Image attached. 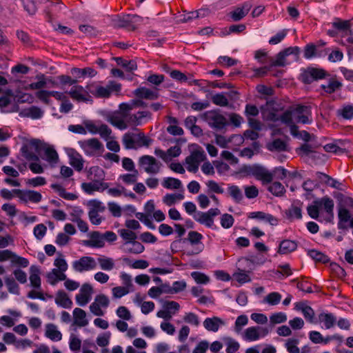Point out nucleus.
Segmentation results:
<instances>
[{"mask_svg": "<svg viewBox=\"0 0 353 353\" xmlns=\"http://www.w3.org/2000/svg\"><path fill=\"white\" fill-rule=\"evenodd\" d=\"M287 321V316L283 312H276L270 316V325L274 326L276 324L284 323Z\"/></svg>", "mask_w": 353, "mask_h": 353, "instance_id": "obj_57", "label": "nucleus"}, {"mask_svg": "<svg viewBox=\"0 0 353 353\" xmlns=\"http://www.w3.org/2000/svg\"><path fill=\"white\" fill-rule=\"evenodd\" d=\"M268 190L276 196H283L285 192L284 186L280 182H274L268 187Z\"/></svg>", "mask_w": 353, "mask_h": 353, "instance_id": "obj_53", "label": "nucleus"}, {"mask_svg": "<svg viewBox=\"0 0 353 353\" xmlns=\"http://www.w3.org/2000/svg\"><path fill=\"white\" fill-rule=\"evenodd\" d=\"M326 76V72L323 69L309 68L301 74V81L310 84L314 81L321 79Z\"/></svg>", "mask_w": 353, "mask_h": 353, "instance_id": "obj_15", "label": "nucleus"}, {"mask_svg": "<svg viewBox=\"0 0 353 353\" xmlns=\"http://www.w3.org/2000/svg\"><path fill=\"white\" fill-rule=\"evenodd\" d=\"M20 197L25 201H30L34 203H38L41 200V194L34 190H27L22 192Z\"/></svg>", "mask_w": 353, "mask_h": 353, "instance_id": "obj_40", "label": "nucleus"}, {"mask_svg": "<svg viewBox=\"0 0 353 353\" xmlns=\"http://www.w3.org/2000/svg\"><path fill=\"white\" fill-rule=\"evenodd\" d=\"M136 108L133 101L130 103H122L119 105V110L109 114L106 120L117 128L123 130L129 126H138L141 123L142 119L150 117L148 111H139L137 114H131V110Z\"/></svg>", "mask_w": 353, "mask_h": 353, "instance_id": "obj_1", "label": "nucleus"}, {"mask_svg": "<svg viewBox=\"0 0 353 353\" xmlns=\"http://www.w3.org/2000/svg\"><path fill=\"white\" fill-rule=\"evenodd\" d=\"M55 303L64 308H70L72 305V301L63 290L57 291L55 296Z\"/></svg>", "mask_w": 353, "mask_h": 353, "instance_id": "obj_29", "label": "nucleus"}, {"mask_svg": "<svg viewBox=\"0 0 353 353\" xmlns=\"http://www.w3.org/2000/svg\"><path fill=\"white\" fill-rule=\"evenodd\" d=\"M248 323V316L245 314L240 315L237 317L234 324V330L239 333L243 326L246 325Z\"/></svg>", "mask_w": 353, "mask_h": 353, "instance_id": "obj_62", "label": "nucleus"}, {"mask_svg": "<svg viewBox=\"0 0 353 353\" xmlns=\"http://www.w3.org/2000/svg\"><path fill=\"white\" fill-rule=\"evenodd\" d=\"M21 154L22 156L28 161H39V157L34 153L29 145H23L21 148Z\"/></svg>", "mask_w": 353, "mask_h": 353, "instance_id": "obj_56", "label": "nucleus"}, {"mask_svg": "<svg viewBox=\"0 0 353 353\" xmlns=\"http://www.w3.org/2000/svg\"><path fill=\"white\" fill-rule=\"evenodd\" d=\"M308 255L314 261L323 263H326L330 260L327 255L315 250H309Z\"/></svg>", "mask_w": 353, "mask_h": 353, "instance_id": "obj_54", "label": "nucleus"}, {"mask_svg": "<svg viewBox=\"0 0 353 353\" xmlns=\"http://www.w3.org/2000/svg\"><path fill=\"white\" fill-rule=\"evenodd\" d=\"M114 59L119 65L125 68L128 72H132L137 68V63L134 61H127L121 57H116Z\"/></svg>", "mask_w": 353, "mask_h": 353, "instance_id": "obj_46", "label": "nucleus"}, {"mask_svg": "<svg viewBox=\"0 0 353 353\" xmlns=\"http://www.w3.org/2000/svg\"><path fill=\"white\" fill-rule=\"evenodd\" d=\"M6 261H10L12 266L26 268L29 265L27 259L19 256L9 250H1V262Z\"/></svg>", "mask_w": 353, "mask_h": 353, "instance_id": "obj_11", "label": "nucleus"}, {"mask_svg": "<svg viewBox=\"0 0 353 353\" xmlns=\"http://www.w3.org/2000/svg\"><path fill=\"white\" fill-rule=\"evenodd\" d=\"M4 281L5 285L7 287L9 292L14 294H19V286L13 277L6 276L4 279Z\"/></svg>", "mask_w": 353, "mask_h": 353, "instance_id": "obj_42", "label": "nucleus"}, {"mask_svg": "<svg viewBox=\"0 0 353 353\" xmlns=\"http://www.w3.org/2000/svg\"><path fill=\"white\" fill-rule=\"evenodd\" d=\"M249 218L251 219H257L260 220H264L268 223H270L272 225H276L278 223V220L274 216L266 214L263 212H253L250 213Z\"/></svg>", "mask_w": 353, "mask_h": 353, "instance_id": "obj_33", "label": "nucleus"}, {"mask_svg": "<svg viewBox=\"0 0 353 353\" xmlns=\"http://www.w3.org/2000/svg\"><path fill=\"white\" fill-rule=\"evenodd\" d=\"M251 5L248 3H245L241 7L236 8L233 12H231V17L234 21H237L243 19L250 11Z\"/></svg>", "mask_w": 353, "mask_h": 353, "instance_id": "obj_32", "label": "nucleus"}, {"mask_svg": "<svg viewBox=\"0 0 353 353\" xmlns=\"http://www.w3.org/2000/svg\"><path fill=\"white\" fill-rule=\"evenodd\" d=\"M224 325V321L219 317L213 316L207 318L203 321L204 327L211 332H216L219 330L221 325Z\"/></svg>", "mask_w": 353, "mask_h": 353, "instance_id": "obj_22", "label": "nucleus"}, {"mask_svg": "<svg viewBox=\"0 0 353 353\" xmlns=\"http://www.w3.org/2000/svg\"><path fill=\"white\" fill-rule=\"evenodd\" d=\"M101 187H103V189H107L108 185V183L97 181L83 183L81 184L82 190L88 194H92L93 192L99 191Z\"/></svg>", "mask_w": 353, "mask_h": 353, "instance_id": "obj_30", "label": "nucleus"}, {"mask_svg": "<svg viewBox=\"0 0 353 353\" xmlns=\"http://www.w3.org/2000/svg\"><path fill=\"white\" fill-rule=\"evenodd\" d=\"M139 172L138 170H134L131 174H125L120 175L119 179L126 185H132L136 183L138 180Z\"/></svg>", "mask_w": 353, "mask_h": 353, "instance_id": "obj_48", "label": "nucleus"}, {"mask_svg": "<svg viewBox=\"0 0 353 353\" xmlns=\"http://www.w3.org/2000/svg\"><path fill=\"white\" fill-rule=\"evenodd\" d=\"M309 110V107L301 105H298L294 108V112L299 114L297 117L298 122L301 123H309L310 122L308 117Z\"/></svg>", "mask_w": 353, "mask_h": 353, "instance_id": "obj_35", "label": "nucleus"}, {"mask_svg": "<svg viewBox=\"0 0 353 353\" xmlns=\"http://www.w3.org/2000/svg\"><path fill=\"white\" fill-rule=\"evenodd\" d=\"M314 203L323 208L328 215L332 219L334 217V201L328 196H324L320 199L315 200Z\"/></svg>", "mask_w": 353, "mask_h": 353, "instance_id": "obj_24", "label": "nucleus"}, {"mask_svg": "<svg viewBox=\"0 0 353 353\" xmlns=\"http://www.w3.org/2000/svg\"><path fill=\"white\" fill-rule=\"evenodd\" d=\"M342 86L341 82L335 79H330L326 85H322L321 88L327 93L332 94L340 89Z\"/></svg>", "mask_w": 353, "mask_h": 353, "instance_id": "obj_41", "label": "nucleus"}, {"mask_svg": "<svg viewBox=\"0 0 353 353\" xmlns=\"http://www.w3.org/2000/svg\"><path fill=\"white\" fill-rule=\"evenodd\" d=\"M122 143L126 149H137L142 146L148 147L152 139L145 137L143 132H127L122 137Z\"/></svg>", "mask_w": 353, "mask_h": 353, "instance_id": "obj_2", "label": "nucleus"}, {"mask_svg": "<svg viewBox=\"0 0 353 353\" xmlns=\"http://www.w3.org/2000/svg\"><path fill=\"white\" fill-rule=\"evenodd\" d=\"M93 85L94 83L88 85L86 86V89H88L94 97L98 98H108L110 96L108 85L105 87L97 86L95 90L92 91L91 90V86Z\"/></svg>", "mask_w": 353, "mask_h": 353, "instance_id": "obj_38", "label": "nucleus"}, {"mask_svg": "<svg viewBox=\"0 0 353 353\" xmlns=\"http://www.w3.org/2000/svg\"><path fill=\"white\" fill-rule=\"evenodd\" d=\"M133 93L139 99L154 100L159 97V94L157 90H152L145 87H141L136 89Z\"/></svg>", "mask_w": 353, "mask_h": 353, "instance_id": "obj_20", "label": "nucleus"}, {"mask_svg": "<svg viewBox=\"0 0 353 353\" xmlns=\"http://www.w3.org/2000/svg\"><path fill=\"white\" fill-rule=\"evenodd\" d=\"M30 281L32 287L36 289H39L41 288V278H40V270L36 266H31L30 268Z\"/></svg>", "mask_w": 353, "mask_h": 353, "instance_id": "obj_37", "label": "nucleus"}, {"mask_svg": "<svg viewBox=\"0 0 353 353\" xmlns=\"http://www.w3.org/2000/svg\"><path fill=\"white\" fill-rule=\"evenodd\" d=\"M267 148L271 152L288 151V144L281 139H276L272 142L268 143Z\"/></svg>", "mask_w": 353, "mask_h": 353, "instance_id": "obj_34", "label": "nucleus"}, {"mask_svg": "<svg viewBox=\"0 0 353 353\" xmlns=\"http://www.w3.org/2000/svg\"><path fill=\"white\" fill-rule=\"evenodd\" d=\"M143 19L137 15L128 14L122 17H118L113 20L114 24L117 28H124L128 30L134 31L137 29V25L141 23Z\"/></svg>", "mask_w": 353, "mask_h": 353, "instance_id": "obj_7", "label": "nucleus"}, {"mask_svg": "<svg viewBox=\"0 0 353 353\" xmlns=\"http://www.w3.org/2000/svg\"><path fill=\"white\" fill-rule=\"evenodd\" d=\"M163 186L166 189H179L182 186V183L179 179L167 177L162 182Z\"/></svg>", "mask_w": 353, "mask_h": 353, "instance_id": "obj_45", "label": "nucleus"}, {"mask_svg": "<svg viewBox=\"0 0 353 353\" xmlns=\"http://www.w3.org/2000/svg\"><path fill=\"white\" fill-rule=\"evenodd\" d=\"M86 245L92 248H103L105 245L103 235L101 236L100 232L94 231L90 234V240L85 243Z\"/></svg>", "mask_w": 353, "mask_h": 353, "instance_id": "obj_31", "label": "nucleus"}, {"mask_svg": "<svg viewBox=\"0 0 353 353\" xmlns=\"http://www.w3.org/2000/svg\"><path fill=\"white\" fill-rule=\"evenodd\" d=\"M139 167L147 174H158L162 166V163L150 155H143L139 159Z\"/></svg>", "mask_w": 353, "mask_h": 353, "instance_id": "obj_4", "label": "nucleus"}, {"mask_svg": "<svg viewBox=\"0 0 353 353\" xmlns=\"http://www.w3.org/2000/svg\"><path fill=\"white\" fill-rule=\"evenodd\" d=\"M87 177L92 181L101 182L105 177V172L99 166H92L87 170Z\"/></svg>", "mask_w": 353, "mask_h": 353, "instance_id": "obj_23", "label": "nucleus"}, {"mask_svg": "<svg viewBox=\"0 0 353 353\" xmlns=\"http://www.w3.org/2000/svg\"><path fill=\"white\" fill-rule=\"evenodd\" d=\"M98 262L100 268L103 270H112L114 268V260L108 257H100L98 258Z\"/></svg>", "mask_w": 353, "mask_h": 353, "instance_id": "obj_51", "label": "nucleus"}, {"mask_svg": "<svg viewBox=\"0 0 353 353\" xmlns=\"http://www.w3.org/2000/svg\"><path fill=\"white\" fill-rule=\"evenodd\" d=\"M278 105L274 101H269L264 106V114H266L268 119L273 121H279V115L276 112L279 111Z\"/></svg>", "mask_w": 353, "mask_h": 353, "instance_id": "obj_19", "label": "nucleus"}, {"mask_svg": "<svg viewBox=\"0 0 353 353\" xmlns=\"http://www.w3.org/2000/svg\"><path fill=\"white\" fill-rule=\"evenodd\" d=\"M92 287L88 283H84L78 294L76 295L77 302L81 306L85 305L91 299Z\"/></svg>", "mask_w": 353, "mask_h": 353, "instance_id": "obj_16", "label": "nucleus"}, {"mask_svg": "<svg viewBox=\"0 0 353 353\" xmlns=\"http://www.w3.org/2000/svg\"><path fill=\"white\" fill-rule=\"evenodd\" d=\"M132 291V289H128V287L124 286H117L112 289L113 297L115 299H120Z\"/></svg>", "mask_w": 353, "mask_h": 353, "instance_id": "obj_58", "label": "nucleus"}, {"mask_svg": "<svg viewBox=\"0 0 353 353\" xmlns=\"http://www.w3.org/2000/svg\"><path fill=\"white\" fill-rule=\"evenodd\" d=\"M297 248V243L289 239L283 240L279 246L278 253L280 254H288Z\"/></svg>", "mask_w": 353, "mask_h": 353, "instance_id": "obj_25", "label": "nucleus"}, {"mask_svg": "<svg viewBox=\"0 0 353 353\" xmlns=\"http://www.w3.org/2000/svg\"><path fill=\"white\" fill-rule=\"evenodd\" d=\"M339 223L338 227L339 229H345L346 226L345 223H346L348 221L350 220V213L348 210L345 208H340L339 209Z\"/></svg>", "mask_w": 353, "mask_h": 353, "instance_id": "obj_39", "label": "nucleus"}, {"mask_svg": "<svg viewBox=\"0 0 353 353\" xmlns=\"http://www.w3.org/2000/svg\"><path fill=\"white\" fill-rule=\"evenodd\" d=\"M317 322L323 323L326 329H330L336 323V317L332 313L321 312L319 314Z\"/></svg>", "mask_w": 353, "mask_h": 353, "instance_id": "obj_21", "label": "nucleus"}, {"mask_svg": "<svg viewBox=\"0 0 353 353\" xmlns=\"http://www.w3.org/2000/svg\"><path fill=\"white\" fill-rule=\"evenodd\" d=\"M37 82L32 83L28 85V88L31 90H39L46 86L47 81L44 74H40L37 75Z\"/></svg>", "mask_w": 353, "mask_h": 353, "instance_id": "obj_52", "label": "nucleus"}, {"mask_svg": "<svg viewBox=\"0 0 353 353\" xmlns=\"http://www.w3.org/2000/svg\"><path fill=\"white\" fill-rule=\"evenodd\" d=\"M79 144L88 155H94L96 152L103 149V144L97 138L80 141Z\"/></svg>", "mask_w": 353, "mask_h": 353, "instance_id": "obj_13", "label": "nucleus"}, {"mask_svg": "<svg viewBox=\"0 0 353 353\" xmlns=\"http://www.w3.org/2000/svg\"><path fill=\"white\" fill-rule=\"evenodd\" d=\"M70 349L72 352H79L81 350V341L74 334H72L70 336Z\"/></svg>", "mask_w": 353, "mask_h": 353, "instance_id": "obj_60", "label": "nucleus"}, {"mask_svg": "<svg viewBox=\"0 0 353 353\" xmlns=\"http://www.w3.org/2000/svg\"><path fill=\"white\" fill-rule=\"evenodd\" d=\"M203 117L208 124L216 130H222L228 125L226 118L220 114L219 110L207 111Z\"/></svg>", "mask_w": 353, "mask_h": 353, "instance_id": "obj_6", "label": "nucleus"}, {"mask_svg": "<svg viewBox=\"0 0 353 353\" xmlns=\"http://www.w3.org/2000/svg\"><path fill=\"white\" fill-rule=\"evenodd\" d=\"M248 172L250 175L260 180L263 183H269L273 180V174L263 166L254 165L248 168Z\"/></svg>", "mask_w": 353, "mask_h": 353, "instance_id": "obj_9", "label": "nucleus"}, {"mask_svg": "<svg viewBox=\"0 0 353 353\" xmlns=\"http://www.w3.org/2000/svg\"><path fill=\"white\" fill-rule=\"evenodd\" d=\"M287 216L290 219H300L302 217V212L301 207L292 205L286 212Z\"/></svg>", "mask_w": 353, "mask_h": 353, "instance_id": "obj_61", "label": "nucleus"}, {"mask_svg": "<svg viewBox=\"0 0 353 353\" xmlns=\"http://www.w3.org/2000/svg\"><path fill=\"white\" fill-rule=\"evenodd\" d=\"M269 333L267 327L260 326H252L247 328L243 334V338L248 341H254L259 340L261 337H264Z\"/></svg>", "mask_w": 353, "mask_h": 353, "instance_id": "obj_12", "label": "nucleus"}, {"mask_svg": "<svg viewBox=\"0 0 353 353\" xmlns=\"http://www.w3.org/2000/svg\"><path fill=\"white\" fill-rule=\"evenodd\" d=\"M30 145L35 148L37 152L43 151L45 159L51 165L59 161V155L53 146L43 143L39 140H32Z\"/></svg>", "mask_w": 353, "mask_h": 353, "instance_id": "obj_5", "label": "nucleus"}, {"mask_svg": "<svg viewBox=\"0 0 353 353\" xmlns=\"http://www.w3.org/2000/svg\"><path fill=\"white\" fill-rule=\"evenodd\" d=\"M68 94L73 100L78 102H92L89 90L79 85H73L70 90Z\"/></svg>", "mask_w": 353, "mask_h": 353, "instance_id": "obj_10", "label": "nucleus"}, {"mask_svg": "<svg viewBox=\"0 0 353 353\" xmlns=\"http://www.w3.org/2000/svg\"><path fill=\"white\" fill-rule=\"evenodd\" d=\"M230 196L236 202L239 203L243 198L241 189L237 185H230L228 188Z\"/></svg>", "mask_w": 353, "mask_h": 353, "instance_id": "obj_49", "label": "nucleus"}, {"mask_svg": "<svg viewBox=\"0 0 353 353\" xmlns=\"http://www.w3.org/2000/svg\"><path fill=\"white\" fill-rule=\"evenodd\" d=\"M191 276L194 279L197 283L206 284L209 282V277L203 273L199 272H193L191 273Z\"/></svg>", "mask_w": 353, "mask_h": 353, "instance_id": "obj_63", "label": "nucleus"}, {"mask_svg": "<svg viewBox=\"0 0 353 353\" xmlns=\"http://www.w3.org/2000/svg\"><path fill=\"white\" fill-rule=\"evenodd\" d=\"M118 232L121 237L125 241L124 245L130 243L137 238L136 233L130 230L120 229Z\"/></svg>", "mask_w": 353, "mask_h": 353, "instance_id": "obj_44", "label": "nucleus"}, {"mask_svg": "<svg viewBox=\"0 0 353 353\" xmlns=\"http://www.w3.org/2000/svg\"><path fill=\"white\" fill-rule=\"evenodd\" d=\"M45 336L53 341H59L62 339V334L53 323L46 325Z\"/></svg>", "mask_w": 353, "mask_h": 353, "instance_id": "obj_26", "label": "nucleus"}, {"mask_svg": "<svg viewBox=\"0 0 353 353\" xmlns=\"http://www.w3.org/2000/svg\"><path fill=\"white\" fill-rule=\"evenodd\" d=\"M332 26L338 30L343 32V36L351 34L350 21H342L340 19H335Z\"/></svg>", "mask_w": 353, "mask_h": 353, "instance_id": "obj_36", "label": "nucleus"}, {"mask_svg": "<svg viewBox=\"0 0 353 353\" xmlns=\"http://www.w3.org/2000/svg\"><path fill=\"white\" fill-rule=\"evenodd\" d=\"M183 198L184 196L182 194H167L163 196V201L168 206H171Z\"/></svg>", "mask_w": 353, "mask_h": 353, "instance_id": "obj_50", "label": "nucleus"}, {"mask_svg": "<svg viewBox=\"0 0 353 353\" xmlns=\"http://www.w3.org/2000/svg\"><path fill=\"white\" fill-rule=\"evenodd\" d=\"M221 214L218 208H211L208 212H199L194 216L196 221L205 225L208 228H212L214 225V217Z\"/></svg>", "mask_w": 353, "mask_h": 353, "instance_id": "obj_8", "label": "nucleus"}, {"mask_svg": "<svg viewBox=\"0 0 353 353\" xmlns=\"http://www.w3.org/2000/svg\"><path fill=\"white\" fill-rule=\"evenodd\" d=\"M206 159V154L200 146H196L185 158L187 170L189 172L196 173L198 171L200 163Z\"/></svg>", "mask_w": 353, "mask_h": 353, "instance_id": "obj_3", "label": "nucleus"}, {"mask_svg": "<svg viewBox=\"0 0 353 353\" xmlns=\"http://www.w3.org/2000/svg\"><path fill=\"white\" fill-rule=\"evenodd\" d=\"M10 314L12 316H1V323L7 327H12L16 321V319L21 316L19 312L17 311H10Z\"/></svg>", "mask_w": 353, "mask_h": 353, "instance_id": "obj_43", "label": "nucleus"}, {"mask_svg": "<svg viewBox=\"0 0 353 353\" xmlns=\"http://www.w3.org/2000/svg\"><path fill=\"white\" fill-rule=\"evenodd\" d=\"M96 266V261L91 256H82L79 260L74 261L72 263L74 270L79 272L93 270Z\"/></svg>", "mask_w": 353, "mask_h": 353, "instance_id": "obj_14", "label": "nucleus"}, {"mask_svg": "<svg viewBox=\"0 0 353 353\" xmlns=\"http://www.w3.org/2000/svg\"><path fill=\"white\" fill-rule=\"evenodd\" d=\"M281 295L279 292H271L264 299V301L271 305H275L280 303Z\"/></svg>", "mask_w": 353, "mask_h": 353, "instance_id": "obj_59", "label": "nucleus"}, {"mask_svg": "<svg viewBox=\"0 0 353 353\" xmlns=\"http://www.w3.org/2000/svg\"><path fill=\"white\" fill-rule=\"evenodd\" d=\"M73 325L79 327H85L88 324V321L86 319V313L81 308L76 307L73 310Z\"/></svg>", "mask_w": 353, "mask_h": 353, "instance_id": "obj_27", "label": "nucleus"}, {"mask_svg": "<svg viewBox=\"0 0 353 353\" xmlns=\"http://www.w3.org/2000/svg\"><path fill=\"white\" fill-rule=\"evenodd\" d=\"M295 308L296 310H301L302 312L304 318L309 323H317V321L314 318V311L310 306L305 305L304 303L299 302L296 304Z\"/></svg>", "mask_w": 353, "mask_h": 353, "instance_id": "obj_17", "label": "nucleus"}, {"mask_svg": "<svg viewBox=\"0 0 353 353\" xmlns=\"http://www.w3.org/2000/svg\"><path fill=\"white\" fill-rule=\"evenodd\" d=\"M309 338L314 343H327L330 341V337L323 339V336L319 332L311 331L309 334Z\"/></svg>", "mask_w": 353, "mask_h": 353, "instance_id": "obj_55", "label": "nucleus"}, {"mask_svg": "<svg viewBox=\"0 0 353 353\" xmlns=\"http://www.w3.org/2000/svg\"><path fill=\"white\" fill-rule=\"evenodd\" d=\"M70 164L77 171L81 172L83 168L84 159L82 156L73 149L68 152Z\"/></svg>", "mask_w": 353, "mask_h": 353, "instance_id": "obj_18", "label": "nucleus"}, {"mask_svg": "<svg viewBox=\"0 0 353 353\" xmlns=\"http://www.w3.org/2000/svg\"><path fill=\"white\" fill-rule=\"evenodd\" d=\"M71 74L77 79L84 78L85 76L94 77L97 75V72L92 68L87 67L85 68H72Z\"/></svg>", "mask_w": 353, "mask_h": 353, "instance_id": "obj_28", "label": "nucleus"}, {"mask_svg": "<svg viewBox=\"0 0 353 353\" xmlns=\"http://www.w3.org/2000/svg\"><path fill=\"white\" fill-rule=\"evenodd\" d=\"M339 114L345 119L353 118V105H347L339 110Z\"/></svg>", "mask_w": 353, "mask_h": 353, "instance_id": "obj_64", "label": "nucleus"}, {"mask_svg": "<svg viewBox=\"0 0 353 353\" xmlns=\"http://www.w3.org/2000/svg\"><path fill=\"white\" fill-rule=\"evenodd\" d=\"M211 100L214 105L221 107H226L229 105L227 96L223 92L214 94L212 96Z\"/></svg>", "mask_w": 353, "mask_h": 353, "instance_id": "obj_47", "label": "nucleus"}]
</instances>
